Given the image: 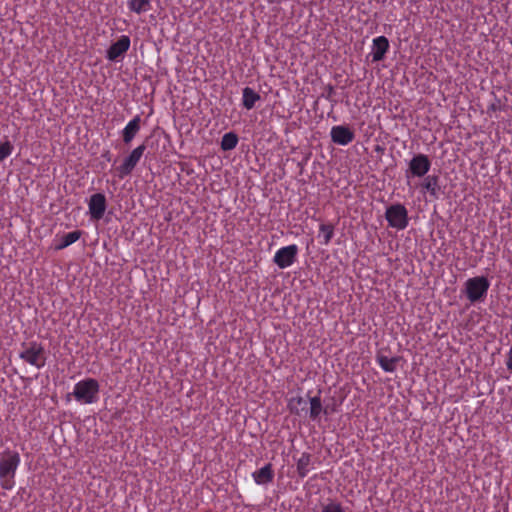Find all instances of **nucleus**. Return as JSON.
<instances>
[{"instance_id":"nucleus-1","label":"nucleus","mask_w":512,"mask_h":512,"mask_svg":"<svg viewBox=\"0 0 512 512\" xmlns=\"http://www.w3.org/2000/svg\"><path fill=\"white\" fill-rule=\"evenodd\" d=\"M21 458L17 451L6 449L0 460V485L4 490H12L15 486V475Z\"/></svg>"},{"instance_id":"nucleus-2","label":"nucleus","mask_w":512,"mask_h":512,"mask_svg":"<svg viewBox=\"0 0 512 512\" xmlns=\"http://www.w3.org/2000/svg\"><path fill=\"white\" fill-rule=\"evenodd\" d=\"M100 385L94 378H85L78 381L73 388L72 395L80 404H93L99 399Z\"/></svg>"},{"instance_id":"nucleus-3","label":"nucleus","mask_w":512,"mask_h":512,"mask_svg":"<svg viewBox=\"0 0 512 512\" xmlns=\"http://www.w3.org/2000/svg\"><path fill=\"white\" fill-rule=\"evenodd\" d=\"M19 357L37 369H41L46 365V351L43 345L36 341L24 343Z\"/></svg>"},{"instance_id":"nucleus-4","label":"nucleus","mask_w":512,"mask_h":512,"mask_svg":"<svg viewBox=\"0 0 512 512\" xmlns=\"http://www.w3.org/2000/svg\"><path fill=\"white\" fill-rule=\"evenodd\" d=\"M490 282L484 276L469 278L465 282V294L471 303L482 301L489 290Z\"/></svg>"},{"instance_id":"nucleus-5","label":"nucleus","mask_w":512,"mask_h":512,"mask_svg":"<svg viewBox=\"0 0 512 512\" xmlns=\"http://www.w3.org/2000/svg\"><path fill=\"white\" fill-rule=\"evenodd\" d=\"M385 219L389 227L404 230L409 224L408 211L403 204H392L386 208Z\"/></svg>"},{"instance_id":"nucleus-6","label":"nucleus","mask_w":512,"mask_h":512,"mask_svg":"<svg viewBox=\"0 0 512 512\" xmlns=\"http://www.w3.org/2000/svg\"><path fill=\"white\" fill-rule=\"evenodd\" d=\"M145 150L146 145L141 144L134 148L131 153L123 160V163L117 167V174L120 179H123L132 173L142 158Z\"/></svg>"},{"instance_id":"nucleus-7","label":"nucleus","mask_w":512,"mask_h":512,"mask_svg":"<svg viewBox=\"0 0 512 512\" xmlns=\"http://www.w3.org/2000/svg\"><path fill=\"white\" fill-rule=\"evenodd\" d=\"M431 168V161L429 157L425 154L419 153L412 157L408 164V170L406 171V176L409 178L412 177H423L425 176Z\"/></svg>"},{"instance_id":"nucleus-8","label":"nucleus","mask_w":512,"mask_h":512,"mask_svg":"<svg viewBox=\"0 0 512 512\" xmlns=\"http://www.w3.org/2000/svg\"><path fill=\"white\" fill-rule=\"evenodd\" d=\"M298 246L291 244L278 249L273 257V262L280 268L286 269L294 264L298 254Z\"/></svg>"},{"instance_id":"nucleus-9","label":"nucleus","mask_w":512,"mask_h":512,"mask_svg":"<svg viewBox=\"0 0 512 512\" xmlns=\"http://www.w3.org/2000/svg\"><path fill=\"white\" fill-rule=\"evenodd\" d=\"M107 207L106 197L102 193L93 194L88 202L90 216L93 220H100L103 218Z\"/></svg>"},{"instance_id":"nucleus-10","label":"nucleus","mask_w":512,"mask_h":512,"mask_svg":"<svg viewBox=\"0 0 512 512\" xmlns=\"http://www.w3.org/2000/svg\"><path fill=\"white\" fill-rule=\"evenodd\" d=\"M330 136L332 142L341 146L350 144L355 138L353 130L344 125L333 126L330 131Z\"/></svg>"},{"instance_id":"nucleus-11","label":"nucleus","mask_w":512,"mask_h":512,"mask_svg":"<svg viewBox=\"0 0 512 512\" xmlns=\"http://www.w3.org/2000/svg\"><path fill=\"white\" fill-rule=\"evenodd\" d=\"M130 44L131 41L129 36H120V38L116 42H114L107 50V59L109 61L118 60V58L122 57L129 50Z\"/></svg>"},{"instance_id":"nucleus-12","label":"nucleus","mask_w":512,"mask_h":512,"mask_svg":"<svg viewBox=\"0 0 512 512\" xmlns=\"http://www.w3.org/2000/svg\"><path fill=\"white\" fill-rule=\"evenodd\" d=\"M390 47L389 41L385 36H378L372 41V61L379 62L384 59L385 54Z\"/></svg>"},{"instance_id":"nucleus-13","label":"nucleus","mask_w":512,"mask_h":512,"mask_svg":"<svg viewBox=\"0 0 512 512\" xmlns=\"http://www.w3.org/2000/svg\"><path fill=\"white\" fill-rule=\"evenodd\" d=\"M252 478L257 485H267L274 479L272 464L268 463L252 473Z\"/></svg>"},{"instance_id":"nucleus-14","label":"nucleus","mask_w":512,"mask_h":512,"mask_svg":"<svg viewBox=\"0 0 512 512\" xmlns=\"http://www.w3.org/2000/svg\"><path fill=\"white\" fill-rule=\"evenodd\" d=\"M141 128V117L140 115H136L133 119H131L124 129L122 130V138L126 144H129Z\"/></svg>"},{"instance_id":"nucleus-15","label":"nucleus","mask_w":512,"mask_h":512,"mask_svg":"<svg viewBox=\"0 0 512 512\" xmlns=\"http://www.w3.org/2000/svg\"><path fill=\"white\" fill-rule=\"evenodd\" d=\"M309 418L312 421H318L321 413L327 415V409L323 408L322 401L320 395H316L309 398Z\"/></svg>"},{"instance_id":"nucleus-16","label":"nucleus","mask_w":512,"mask_h":512,"mask_svg":"<svg viewBox=\"0 0 512 512\" xmlns=\"http://www.w3.org/2000/svg\"><path fill=\"white\" fill-rule=\"evenodd\" d=\"M421 187L423 190L427 191L430 196L438 198L440 191L439 177L437 175L426 176L421 184Z\"/></svg>"},{"instance_id":"nucleus-17","label":"nucleus","mask_w":512,"mask_h":512,"mask_svg":"<svg viewBox=\"0 0 512 512\" xmlns=\"http://www.w3.org/2000/svg\"><path fill=\"white\" fill-rule=\"evenodd\" d=\"M261 99L259 93L250 87H245L242 90V105L245 109L251 110L255 107L256 102Z\"/></svg>"},{"instance_id":"nucleus-18","label":"nucleus","mask_w":512,"mask_h":512,"mask_svg":"<svg viewBox=\"0 0 512 512\" xmlns=\"http://www.w3.org/2000/svg\"><path fill=\"white\" fill-rule=\"evenodd\" d=\"M312 461L311 454L304 452L301 454L299 459L297 460L296 467L298 476L304 478L308 475L310 471V465Z\"/></svg>"},{"instance_id":"nucleus-19","label":"nucleus","mask_w":512,"mask_h":512,"mask_svg":"<svg viewBox=\"0 0 512 512\" xmlns=\"http://www.w3.org/2000/svg\"><path fill=\"white\" fill-rule=\"evenodd\" d=\"M82 232L80 230H74L72 232H69L65 235H63L60 239V242L55 245L56 250H62L76 241H78L81 237Z\"/></svg>"},{"instance_id":"nucleus-20","label":"nucleus","mask_w":512,"mask_h":512,"mask_svg":"<svg viewBox=\"0 0 512 512\" xmlns=\"http://www.w3.org/2000/svg\"><path fill=\"white\" fill-rule=\"evenodd\" d=\"M376 362L385 372H394L398 359L396 357L389 358L385 355H377Z\"/></svg>"},{"instance_id":"nucleus-21","label":"nucleus","mask_w":512,"mask_h":512,"mask_svg":"<svg viewBox=\"0 0 512 512\" xmlns=\"http://www.w3.org/2000/svg\"><path fill=\"white\" fill-rule=\"evenodd\" d=\"M307 402L303 397L297 396L289 399L287 407L292 414L300 415L306 409Z\"/></svg>"},{"instance_id":"nucleus-22","label":"nucleus","mask_w":512,"mask_h":512,"mask_svg":"<svg viewBox=\"0 0 512 512\" xmlns=\"http://www.w3.org/2000/svg\"><path fill=\"white\" fill-rule=\"evenodd\" d=\"M239 138L234 132H228L223 135L221 139V149L223 151L233 150L238 144Z\"/></svg>"},{"instance_id":"nucleus-23","label":"nucleus","mask_w":512,"mask_h":512,"mask_svg":"<svg viewBox=\"0 0 512 512\" xmlns=\"http://www.w3.org/2000/svg\"><path fill=\"white\" fill-rule=\"evenodd\" d=\"M128 8L132 12L141 14L151 9V3L150 0H129Z\"/></svg>"},{"instance_id":"nucleus-24","label":"nucleus","mask_w":512,"mask_h":512,"mask_svg":"<svg viewBox=\"0 0 512 512\" xmlns=\"http://www.w3.org/2000/svg\"><path fill=\"white\" fill-rule=\"evenodd\" d=\"M319 232V236H323L322 243L328 245L334 236V226L332 224H321Z\"/></svg>"},{"instance_id":"nucleus-25","label":"nucleus","mask_w":512,"mask_h":512,"mask_svg":"<svg viewBox=\"0 0 512 512\" xmlns=\"http://www.w3.org/2000/svg\"><path fill=\"white\" fill-rule=\"evenodd\" d=\"M13 152V145L9 141L0 142V162L9 157Z\"/></svg>"},{"instance_id":"nucleus-26","label":"nucleus","mask_w":512,"mask_h":512,"mask_svg":"<svg viewBox=\"0 0 512 512\" xmlns=\"http://www.w3.org/2000/svg\"><path fill=\"white\" fill-rule=\"evenodd\" d=\"M322 512H344L339 503L331 502L322 508Z\"/></svg>"},{"instance_id":"nucleus-27","label":"nucleus","mask_w":512,"mask_h":512,"mask_svg":"<svg viewBox=\"0 0 512 512\" xmlns=\"http://www.w3.org/2000/svg\"><path fill=\"white\" fill-rule=\"evenodd\" d=\"M333 94H334V88H333V86H328V88H327V93H326V94H324L323 96H324L327 100H329V101H331V102H335V100H333V99H332V95H333Z\"/></svg>"},{"instance_id":"nucleus-28","label":"nucleus","mask_w":512,"mask_h":512,"mask_svg":"<svg viewBox=\"0 0 512 512\" xmlns=\"http://www.w3.org/2000/svg\"><path fill=\"white\" fill-rule=\"evenodd\" d=\"M506 366L509 371L512 372V348L510 349L508 353V359L506 361Z\"/></svg>"},{"instance_id":"nucleus-29","label":"nucleus","mask_w":512,"mask_h":512,"mask_svg":"<svg viewBox=\"0 0 512 512\" xmlns=\"http://www.w3.org/2000/svg\"><path fill=\"white\" fill-rule=\"evenodd\" d=\"M269 3L271 4H280L281 2H283L284 0H267Z\"/></svg>"},{"instance_id":"nucleus-30","label":"nucleus","mask_w":512,"mask_h":512,"mask_svg":"<svg viewBox=\"0 0 512 512\" xmlns=\"http://www.w3.org/2000/svg\"><path fill=\"white\" fill-rule=\"evenodd\" d=\"M490 109L495 110L496 109L495 105H492Z\"/></svg>"}]
</instances>
